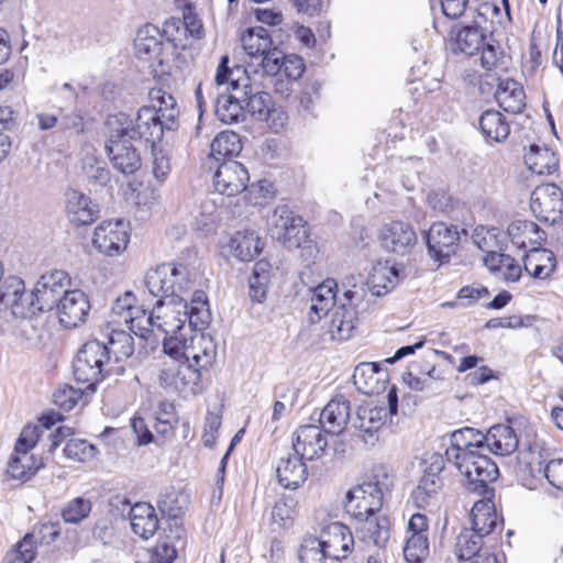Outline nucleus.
I'll return each instance as SVG.
<instances>
[{
    "label": "nucleus",
    "mask_w": 563,
    "mask_h": 563,
    "mask_svg": "<svg viewBox=\"0 0 563 563\" xmlns=\"http://www.w3.org/2000/svg\"><path fill=\"white\" fill-rule=\"evenodd\" d=\"M151 310L136 306L133 292L125 291L113 302L114 322L123 321L128 329L141 339L155 344L158 338L180 336L185 324H190L187 300L181 296H157ZM192 327L189 325V330Z\"/></svg>",
    "instance_id": "obj_1"
},
{
    "label": "nucleus",
    "mask_w": 563,
    "mask_h": 563,
    "mask_svg": "<svg viewBox=\"0 0 563 563\" xmlns=\"http://www.w3.org/2000/svg\"><path fill=\"white\" fill-rule=\"evenodd\" d=\"M229 57L222 56L216 74L218 86L228 85V93L221 92L216 102V115L225 123L232 124L245 119L244 98L252 93L251 78L242 66L228 68Z\"/></svg>",
    "instance_id": "obj_2"
},
{
    "label": "nucleus",
    "mask_w": 563,
    "mask_h": 563,
    "mask_svg": "<svg viewBox=\"0 0 563 563\" xmlns=\"http://www.w3.org/2000/svg\"><path fill=\"white\" fill-rule=\"evenodd\" d=\"M104 128L111 129L114 136L122 133L131 141L143 140L152 145L162 140L166 130L157 111L147 106L140 108L134 117L125 112L109 114L104 121Z\"/></svg>",
    "instance_id": "obj_3"
},
{
    "label": "nucleus",
    "mask_w": 563,
    "mask_h": 563,
    "mask_svg": "<svg viewBox=\"0 0 563 563\" xmlns=\"http://www.w3.org/2000/svg\"><path fill=\"white\" fill-rule=\"evenodd\" d=\"M191 328V334L187 339L185 335L165 338L163 350L172 358H185L186 363H191L198 369H203L212 365L217 355V345L209 334L195 331Z\"/></svg>",
    "instance_id": "obj_4"
},
{
    "label": "nucleus",
    "mask_w": 563,
    "mask_h": 563,
    "mask_svg": "<svg viewBox=\"0 0 563 563\" xmlns=\"http://www.w3.org/2000/svg\"><path fill=\"white\" fill-rule=\"evenodd\" d=\"M486 34L477 24H456L449 34V47L454 54L473 56L481 51V65L485 70H492L498 62L497 48L486 43Z\"/></svg>",
    "instance_id": "obj_5"
},
{
    "label": "nucleus",
    "mask_w": 563,
    "mask_h": 563,
    "mask_svg": "<svg viewBox=\"0 0 563 563\" xmlns=\"http://www.w3.org/2000/svg\"><path fill=\"white\" fill-rule=\"evenodd\" d=\"M38 440L40 428L37 426H26L22 429L8 462L7 475L9 478L25 483L32 479L43 466L42 460L31 453Z\"/></svg>",
    "instance_id": "obj_6"
},
{
    "label": "nucleus",
    "mask_w": 563,
    "mask_h": 563,
    "mask_svg": "<svg viewBox=\"0 0 563 563\" xmlns=\"http://www.w3.org/2000/svg\"><path fill=\"white\" fill-rule=\"evenodd\" d=\"M109 361L108 345L97 340L85 343L73 363L75 379L87 384V389L93 390L95 385L104 377V367Z\"/></svg>",
    "instance_id": "obj_7"
},
{
    "label": "nucleus",
    "mask_w": 563,
    "mask_h": 563,
    "mask_svg": "<svg viewBox=\"0 0 563 563\" xmlns=\"http://www.w3.org/2000/svg\"><path fill=\"white\" fill-rule=\"evenodd\" d=\"M192 284L188 268L183 264H163L150 269L145 276V286L151 297L180 296Z\"/></svg>",
    "instance_id": "obj_8"
},
{
    "label": "nucleus",
    "mask_w": 563,
    "mask_h": 563,
    "mask_svg": "<svg viewBox=\"0 0 563 563\" xmlns=\"http://www.w3.org/2000/svg\"><path fill=\"white\" fill-rule=\"evenodd\" d=\"M267 225L271 235L288 250L300 247L308 238L305 220L286 205L274 209Z\"/></svg>",
    "instance_id": "obj_9"
},
{
    "label": "nucleus",
    "mask_w": 563,
    "mask_h": 563,
    "mask_svg": "<svg viewBox=\"0 0 563 563\" xmlns=\"http://www.w3.org/2000/svg\"><path fill=\"white\" fill-rule=\"evenodd\" d=\"M362 300V292L353 285V289L344 291L339 303L332 309L328 332L332 340L346 341L352 335L358 322L357 306Z\"/></svg>",
    "instance_id": "obj_10"
},
{
    "label": "nucleus",
    "mask_w": 563,
    "mask_h": 563,
    "mask_svg": "<svg viewBox=\"0 0 563 563\" xmlns=\"http://www.w3.org/2000/svg\"><path fill=\"white\" fill-rule=\"evenodd\" d=\"M383 506V490L377 481L363 482L352 487L345 496L344 508L356 521L377 514Z\"/></svg>",
    "instance_id": "obj_11"
},
{
    "label": "nucleus",
    "mask_w": 563,
    "mask_h": 563,
    "mask_svg": "<svg viewBox=\"0 0 563 563\" xmlns=\"http://www.w3.org/2000/svg\"><path fill=\"white\" fill-rule=\"evenodd\" d=\"M134 49L136 57L148 63L153 71H157L156 66H163L170 54L161 30L154 24H146L137 31Z\"/></svg>",
    "instance_id": "obj_12"
},
{
    "label": "nucleus",
    "mask_w": 563,
    "mask_h": 563,
    "mask_svg": "<svg viewBox=\"0 0 563 563\" xmlns=\"http://www.w3.org/2000/svg\"><path fill=\"white\" fill-rule=\"evenodd\" d=\"M173 358L165 363L158 375L159 384L183 394L185 397L195 395L200 390V369L191 363H178Z\"/></svg>",
    "instance_id": "obj_13"
},
{
    "label": "nucleus",
    "mask_w": 563,
    "mask_h": 563,
    "mask_svg": "<svg viewBox=\"0 0 563 563\" xmlns=\"http://www.w3.org/2000/svg\"><path fill=\"white\" fill-rule=\"evenodd\" d=\"M104 134L106 151L113 168L123 175H132L139 170L142 159L137 150L130 143L131 140L122 133L114 136L111 129L104 128Z\"/></svg>",
    "instance_id": "obj_14"
},
{
    "label": "nucleus",
    "mask_w": 563,
    "mask_h": 563,
    "mask_svg": "<svg viewBox=\"0 0 563 563\" xmlns=\"http://www.w3.org/2000/svg\"><path fill=\"white\" fill-rule=\"evenodd\" d=\"M0 303L19 318H31L44 311L35 291H26L23 280L18 277L7 279V290L0 294Z\"/></svg>",
    "instance_id": "obj_15"
},
{
    "label": "nucleus",
    "mask_w": 563,
    "mask_h": 563,
    "mask_svg": "<svg viewBox=\"0 0 563 563\" xmlns=\"http://www.w3.org/2000/svg\"><path fill=\"white\" fill-rule=\"evenodd\" d=\"M534 217L545 223H555L563 214V194L554 184L538 186L530 197Z\"/></svg>",
    "instance_id": "obj_16"
},
{
    "label": "nucleus",
    "mask_w": 563,
    "mask_h": 563,
    "mask_svg": "<svg viewBox=\"0 0 563 563\" xmlns=\"http://www.w3.org/2000/svg\"><path fill=\"white\" fill-rule=\"evenodd\" d=\"M130 236L123 221H104L93 233V246L108 256L120 255L128 246Z\"/></svg>",
    "instance_id": "obj_17"
},
{
    "label": "nucleus",
    "mask_w": 563,
    "mask_h": 563,
    "mask_svg": "<svg viewBox=\"0 0 563 563\" xmlns=\"http://www.w3.org/2000/svg\"><path fill=\"white\" fill-rule=\"evenodd\" d=\"M379 239L385 251L401 256L409 254L417 244L416 231L411 224L404 221L384 224Z\"/></svg>",
    "instance_id": "obj_18"
},
{
    "label": "nucleus",
    "mask_w": 563,
    "mask_h": 563,
    "mask_svg": "<svg viewBox=\"0 0 563 563\" xmlns=\"http://www.w3.org/2000/svg\"><path fill=\"white\" fill-rule=\"evenodd\" d=\"M386 418L385 407L367 402L357 408L356 416L351 421L362 441L365 444L374 445L378 441V432L385 424Z\"/></svg>",
    "instance_id": "obj_19"
},
{
    "label": "nucleus",
    "mask_w": 563,
    "mask_h": 563,
    "mask_svg": "<svg viewBox=\"0 0 563 563\" xmlns=\"http://www.w3.org/2000/svg\"><path fill=\"white\" fill-rule=\"evenodd\" d=\"M70 278L67 272L63 269H54L41 276L35 285L34 291L41 308L44 311L52 310L59 299L69 291Z\"/></svg>",
    "instance_id": "obj_20"
},
{
    "label": "nucleus",
    "mask_w": 563,
    "mask_h": 563,
    "mask_svg": "<svg viewBox=\"0 0 563 563\" xmlns=\"http://www.w3.org/2000/svg\"><path fill=\"white\" fill-rule=\"evenodd\" d=\"M328 446L327 437L320 426L307 424L299 427L294 433L292 448L295 454L303 460L320 459Z\"/></svg>",
    "instance_id": "obj_21"
},
{
    "label": "nucleus",
    "mask_w": 563,
    "mask_h": 563,
    "mask_svg": "<svg viewBox=\"0 0 563 563\" xmlns=\"http://www.w3.org/2000/svg\"><path fill=\"white\" fill-rule=\"evenodd\" d=\"M249 180L247 169L241 163L231 159L220 164L213 175L216 190L229 197L243 192Z\"/></svg>",
    "instance_id": "obj_22"
},
{
    "label": "nucleus",
    "mask_w": 563,
    "mask_h": 563,
    "mask_svg": "<svg viewBox=\"0 0 563 563\" xmlns=\"http://www.w3.org/2000/svg\"><path fill=\"white\" fill-rule=\"evenodd\" d=\"M460 233L455 225L444 222L433 223L427 232V245L429 254L442 262L455 252Z\"/></svg>",
    "instance_id": "obj_23"
},
{
    "label": "nucleus",
    "mask_w": 563,
    "mask_h": 563,
    "mask_svg": "<svg viewBox=\"0 0 563 563\" xmlns=\"http://www.w3.org/2000/svg\"><path fill=\"white\" fill-rule=\"evenodd\" d=\"M60 324L65 328H76L86 321L90 303L86 294L79 289L65 291L56 305Z\"/></svg>",
    "instance_id": "obj_24"
},
{
    "label": "nucleus",
    "mask_w": 563,
    "mask_h": 563,
    "mask_svg": "<svg viewBox=\"0 0 563 563\" xmlns=\"http://www.w3.org/2000/svg\"><path fill=\"white\" fill-rule=\"evenodd\" d=\"M323 552L329 559L340 560L346 558L353 544V538L350 529L341 522H330L325 525L318 539Z\"/></svg>",
    "instance_id": "obj_25"
},
{
    "label": "nucleus",
    "mask_w": 563,
    "mask_h": 563,
    "mask_svg": "<svg viewBox=\"0 0 563 563\" xmlns=\"http://www.w3.org/2000/svg\"><path fill=\"white\" fill-rule=\"evenodd\" d=\"M99 206L85 194L69 189L66 192V213L70 222L89 225L99 217Z\"/></svg>",
    "instance_id": "obj_26"
},
{
    "label": "nucleus",
    "mask_w": 563,
    "mask_h": 563,
    "mask_svg": "<svg viewBox=\"0 0 563 563\" xmlns=\"http://www.w3.org/2000/svg\"><path fill=\"white\" fill-rule=\"evenodd\" d=\"M351 420V405L343 396L331 399L320 413L321 428L327 433H342Z\"/></svg>",
    "instance_id": "obj_27"
},
{
    "label": "nucleus",
    "mask_w": 563,
    "mask_h": 563,
    "mask_svg": "<svg viewBox=\"0 0 563 563\" xmlns=\"http://www.w3.org/2000/svg\"><path fill=\"white\" fill-rule=\"evenodd\" d=\"M402 279V271L389 262H378L368 275L369 291L377 297L390 292Z\"/></svg>",
    "instance_id": "obj_28"
},
{
    "label": "nucleus",
    "mask_w": 563,
    "mask_h": 563,
    "mask_svg": "<svg viewBox=\"0 0 563 563\" xmlns=\"http://www.w3.org/2000/svg\"><path fill=\"white\" fill-rule=\"evenodd\" d=\"M338 284L334 279L328 278L318 285L311 295V305L309 309V321L316 323L339 303L335 300Z\"/></svg>",
    "instance_id": "obj_29"
},
{
    "label": "nucleus",
    "mask_w": 563,
    "mask_h": 563,
    "mask_svg": "<svg viewBox=\"0 0 563 563\" xmlns=\"http://www.w3.org/2000/svg\"><path fill=\"white\" fill-rule=\"evenodd\" d=\"M386 373L377 363L358 364L353 374V383L365 395H376L385 389Z\"/></svg>",
    "instance_id": "obj_30"
},
{
    "label": "nucleus",
    "mask_w": 563,
    "mask_h": 563,
    "mask_svg": "<svg viewBox=\"0 0 563 563\" xmlns=\"http://www.w3.org/2000/svg\"><path fill=\"white\" fill-rule=\"evenodd\" d=\"M484 438V448L496 455H509L519 445L518 435L508 424L493 426Z\"/></svg>",
    "instance_id": "obj_31"
},
{
    "label": "nucleus",
    "mask_w": 563,
    "mask_h": 563,
    "mask_svg": "<svg viewBox=\"0 0 563 563\" xmlns=\"http://www.w3.org/2000/svg\"><path fill=\"white\" fill-rule=\"evenodd\" d=\"M507 232L512 244L518 249L532 250L544 241V232L534 222L528 220L512 221Z\"/></svg>",
    "instance_id": "obj_32"
},
{
    "label": "nucleus",
    "mask_w": 563,
    "mask_h": 563,
    "mask_svg": "<svg viewBox=\"0 0 563 563\" xmlns=\"http://www.w3.org/2000/svg\"><path fill=\"white\" fill-rule=\"evenodd\" d=\"M526 272L538 279H549L556 268V258L553 252L540 246L529 250L523 258Z\"/></svg>",
    "instance_id": "obj_33"
},
{
    "label": "nucleus",
    "mask_w": 563,
    "mask_h": 563,
    "mask_svg": "<svg viewBox=\"0 0 563 563\" xmlns=\"http://www.w3.org/2000/svg\"><path fill=\"white\" fill-rule=\"evenodd\" d=\"M276 473L279 484L287 489L298 488L308 477V468L303 459L297 454L283 457L277 465Z\"/></svg>",
    "instance_id": "obj_34"
},
{
    "label": "nucleus",
    "mask_w": 563,
    "mask_h": 563,
    "mask_svg": "<svg viewBox=\"0 0 563 563\" xmlns=\"http://www.w3.org/2000/svg\"><path fill=\"white\" fill-rule=\"evenodd\" d=\"M132 531L142 539L152 538L158 529V518L153 506L146 503L135 504L129 514Z\"/></svg>",
    "instance_id": "obj_35"
},
{
    "label": "nucleus",
    "mask_w": 563,
    "mask_h": 563,
    "mask_svg": "<svg viewBox=\"0 0 563 563\" xmlns=\"http://www.w3.org/2000/svg\"><path fill=\"white\" fill-rule=\"evenodd\" d=\"M495 99L506 112L520 113L526 107V93L522 86L514 79L500 80Z\"/></svg>",
    "instance_id": "obj_36"
},
{
    "label": "nucleus",
    "mask_w": 563,
    "mask_h": 563,
    "mask_svg": "<svg viewBox=\"0 0 563 563\" xmlns=\"http://www.w3.org/2000/svg\"><path fill=\"white\" fill-rule=\"evenodd\" d=\"M231 254L240 262H250L262 252V242L258 234L252 230L235 232L229 242Z\"/></svg>",
    "instance_id": "obj_37"
},
{
    "label": "nucleus",
    "mask_w": 563,
    "mask_h": 563,
    "mask_svg": "<svg viewBox=\"0 0 563 563\" xmlns=\"http://www.w3.org/2000/svg\"><path fill=\"white\" fill-rule=\"evenodd\" d=\"M111 321L107 324L104 329V334L108 336V349L109 354L113 353L117 360L128 358L130 357L134 352V342L133 338L131 335V332L129 330L125 331L123 329H114L112 324H125L123 321L120 323L114 322V319L117 317L113 316V309L111 310Z\"/></svg>",
    "instance_id": "obj_38"
},
{
    "label": "nucleus",
    "mask_w": 563,
    "mask_h": 563,
    "mask_svg": "<svg viewBox=\"0 0 563 563\" xmlns=\"http://www.w3.org/2000/svg\"><path fill=\"white\" fill-rule=\"evenodd\" d=\"M484 434L473 428H463L451 434V446L446 450L445 455L451 462L456 453H468L485 450Z\"/></svg>",
    "instance_id": "obj_39"
},
{
    "label": "nucleus",
    "mask_w": 563,
    "mask_h": 563,
    "mask_svg": "<svg viewBox=\"0 0 563 563\" xmlns=\"http://www.w3.org/2000/svg\"><path fill=\"white\" fill-rule=\"evenodd\" d=\"M472 531L481 537L489 534L497 526V514L493 501L482 499L474 503L471 510Z\"/></svg>",
    "instance_id": "obj_40"
},
{
    "label": "nucleus",
    "mask_w": 563,
    "mask_h": 563,
    "mask_svg": "<svg viewBox=\"0 0 563 563\" xmlns=\"http://www.w3.org/2000/svg\"><path fill=\"white\" fill-rule=\"evenodd\" d=\"M525 163L531 173L537 175H551L559 167L555 153L545 146L532 144L525 155Z\"/></svg>",
    "instance_id": "obj_41"
},
{
    "label": "nucleus",
    "mask_w": 563,
    "mask_h": 563,
    "mask_svg": "<svg viewBox=\"0 0 563 563\" xmlns=\"http://www.w3.org/2000/svg\"><path fill=\"white\" fill-rule=\"evenodd\" d=\"M150 98L155 111H157L161 121L165 124L166 130H175L177 126V118L179 110L176 106L174 97L164 91L163 89H152L150 91Z\"/></svg>",
    "instance_id": "obj_42"
},
{
    "label": "nucleus",
    "mask_w": 563,
    "mask_h": 563,
    "mask_svg": "<svg viewBox=\"0 0 563 563\" xmlns=\"http://www.w3.org/2000/svg\"><path fill=\"white\" fill-rule=\"evenodd\" d=\"M483 451L484 450L460 454L456 453V455L452 457L451 461L466 482L472 477L474 470L478 468V466L485 476L493 474V460L484 454Z\"/></svg>",
    "instance_id": "obj_43"
},
{
    "label": "nucleus",
    "mask_w": 563,
    "mask_h": 563,
    "mask_svg": "<svg viewBox=\"0 0 563 563\" xmlns=\"http://www.w3.org/2000/svg\"><path fill=\"white\" fill-rule=\"evenodd\" d=\"M356 522V529L363 533V538L371 540L375 545L383 547L389 539V521L386 517L374 514Z\"/></svg>",
    "instance_id": "obj_44"
},
{
    "label": "nucleus",
    "mask_w": 563,
    "mask_h": 563,
    "mask_svg": "<svg viewBox=\"0 0 563 563\" xmlns=\"http://www.w3.org/2000/svg\"><path fill=\"white\" fill-rule=\"evenodd\" d=\"M479 128L486 139L494 142L506 140L510 132L504 115L495 110H487L481 115Z\"/></svg>",
    "instance_id": "obj_45"
},
{
    "label": "nucleus",
    "mask_w": 563,
    "mask_h": 563,
    "mask_svg": "<svg viewBox=\"0 0 563 563\" xmlns=\"http://www.w3.org/2000/svg\"><path fill=\"white\" fill-rule=\"evenodd\" d=\"M242 46L251 59L257 60L272 46V40L267 31L260 26L249 29L242 34Z\"/></svg>",
    "instance_id": "obj_46"
},
{
    "label": "nucleus",
    "mask_w": 563,
    "mask_h": 563,
    "mask_svg": "<svg viewBox=\"0 0 563 563\" xmlns=\"http://www.w3.org/2000/svg\"><path fill=\"white\" fill-rule=\"evenodd\" d=\"M211 155L216 159L221 157L233 156L242 150V143L239 134L232 131H224L219 133L210 145Z\"/></svg>",
    "instance_id": "obj_47"
},
{
    "label": "nucleus",
    "mask_w": 563,
    "mask_h": 563,
    "mask_svg": "<svg viewBox=\"0 0 563 563\" xmlns=\"http://www.w3.org/2000/svg\"><path fill=\"white\" fill-rule=\"evenodd\" d=\"M483 538L472 530L462 531L456 538L455 554L459 560H472L481 553Z\"/></svg>",
    "instance_id": "obj_48"
},
{
    "label": "nucleus",
    "mask_w": 563,
    "mask_h": 563,
    "mask_svg": "<svg viewBox=\"0 0 563 563\" xmlns=\"http://www.w3.org/2000/svg\"><path fill=\"white\" fill-rule=\"evenodd\" d=\"M267 267L266 262H257L250 277V296L254 301L262 302L266 297L269 282Z\"/></svg>",
    "instance_id": "obj_49"
},
{
    "label": "nucleus",
    "mask_w": 563,
    "mask_h": 563,
    "mask_svg": "<svg viewBox=\"0 0 563 563\" xmlns=\"http://www.w3.org/2000/svg\"><path fill=\"white\" fill-rule=\"evenodd\" d=\"M441 487V479H433L428 476H421L418 486L413 489L411 495L413 503L419 508L427 507L438 495Z\"/></svg>",
    "instance_id": "obj_50"
},
{
    "label": "nucleus",
    "mask_w": 563,
    "mask_h": 563,
    "mask_svg": "<svg viewBox=\"0 0 563 563\" xmlns=\"http://www.w3.org/2000/svg\"><path fill=\"white\" fill-rule=\"evenodd\" d=\"M180 532V528H176L173 540L168 536L159 537L156 545L153 549V563H173L175 561V559L177 558V547L174 540L179 541Z\"/></svg>",
    "instance_id": "obj_51"
},
{
    "label": "nucleus",
    "mask_w": 563,
    "mask_h": 563,
    "mask_svg": "<svg viewBox=\"0 0 563 563\" xmlns=\"http://www.w3.org/2000/svg\"><path fill=\"white\" fill-rule=\"evenodd\" d=\"M92 504L84 497H76L68 501L62 510V518L67 523L77 525L89 517Z\"/></svg>",
    "instance_id": "obj_52"
},
{
    "label": "nucleus",
    "mask_w": 563,
    "mask_h": 563,
    "mask_svg": "<svg viewBox=\"0 0 563 563\" xmlns=\"http://www.w3.org/2000/svg\"><path fill=\"white\" fill-rule=\"evenodd\" d=\"M244 103L245 113L249 112L255 120L261 121L273 104V99L269 93L254 90L252 87V93L245 96Z\"/></svg>",
    "instance_id": "obj_53"
},
{
    "label": "nucleus",
    "mask_w": 563,
    "mask_h": 563,
    "mask_svg": "<svg viewBox=\"0 0 563 563\" xmlns=\"http://www.w3.org/2000/svg\"><path fill=\"white\" fill-rule=\"evenodd\" d=\"M189 307L190 327L198 328L210 322L207 296L203 291H195Z\"/></svg>",
    "instance_id": "obj_54"
},
{
    "label": "nucleus",
    "mask_w": 563,
    "mask_h": 563,
    "mask_svg": "<svg viewBox=\"0 0 563 563\" xmlns=\"http://www.w3.org/2000/svg\"><path fill=\"white\" fill-rule=\"evenodd\" d=\"M429 553L427 534H410L404 548L405 559L409 563H421Z\"/></svg>",
    "instance_id": "obj_55"
},
{
    "label": "nucleus",
    "mask_w": 563,
    "mask_h": 563,
    "mask_svg": "<svg viewBox=\"0 0 563 563\" xmlns=\"http://www.w3.org/2000/svg\"><path fill=\"white\" fill-rule=\"evenodd\" d=\"M64 453L70 460L88 462L96 456L97 449L86 440L70 438L65 444Z\"/></svg>",
    "instance_id": "obj_56"
},
{
    "label": "nucleus",
    "mask_w": 563,
    "mask_h": 563,
    "mask_svg": "<svg viewBox=\"0 0 563 563\" xmlns=\"http://www.w3.org/2000/svg\"><path fill=\"white\" fill-rule=\"evenodd\" d=\"M161 34L163 35V38L166 40L168 47L170 45L174 48H184L186 46L184 41L187 38V34L181 20L178 18H172L165 21L163 29L161 30Z\"/></svg>",
    "instance_id": "obj_57"
},
{
    "label": "nucleus",
    "mask_w": 563,
    "mask_h": 563,
    "mask_svg": "<svg viewBox=\"0 0 563 563\" xmlns=\"http://www.w3.org/2000/svg\"><path fill=\"white\" fill-rule=\"evenodd\" d=\"M244 199L253 206H261L274 196V186L268 180H258L257 183L246 185Z\"/></svg>",
    "instance_id": "obj_58"
},
{
    "label": "nucleus",
    "mask_w": 563,
    "mask_h": 563,
    "mask_svg": "<svg viewBox=\"0 0 563 563\" xmlns=\"http://www.w3.org/2000/svg\"><path fill=\"white\" fill-rule=\"evenodd\" d=\"M82 396L84 391L81 388L64 385L54 393L53 400L58 408L69 411L77 405Z\"/></svg>",
    "instance_id": "obj_59"
},
{
    "label": "nucleus",
    "mask_w": 563,
    "mask_h": 563,
    "mask_svg": "<svg viewBox=\"0 0 563 563\" xmlns=\"http://www.w3.org/2000/svg\"><path fill=\"white\" fill-rule=\"evenodd\" d=\"M325 558H328V555L323 552L318 538L308 537L303 539L299 550V559L301 563H323Z\"/></svg>",
    "instance_id": "obj_60"
},
{
    "label": "nucleus",
    "mask_w": 563,
    "mask_h": 563,
    "mask_svg": "<svg viewBox=\"0 0 563 563\" xmlns=\"http://www.w3.org/2000/svg\"><path fill=\"white\" fill-rule=\"evenodd\" d=\"M492 473L493 474H488L487 476H485V474L482 472L479 467L474 470L472 477H470V479L466 483L468 489L478 495H486L489 492L488 485L496 481L499 474V470L494 461Z\"/></svg>",
    "instance_id": "obj_61"
},
{
    "label": "nucleus",
    "mask_w": 563,
    "mask_h": 563,
    "mask_svg": "<svg viewBox=\"0 0 563 563\" xmlns=\"http://www.w3.org/2000/svg\"><path fill=\"white\" fill-rule=\"evenodd\" d=\"M284 59V54L277 48L268 49L263 56H261L256 62L257 65L262 67L263 73L267 76H279L282 69V63Z\"/></svg>",
    "instance_id": "obj_62"
},
{
    "label": "nucleus",
    "mask_w": 563,
    "mask_h": 563,
    "mask_svg": "<svg viewBox=\"0 0 563 563\" xmlns=\"http://www.w3.org/2000/svg\"><path fill=\"white\" fill-rule=\"evenodd\" d=\"M152 173L157 180L164 181L170 172V158L163 148L156 147V145H152Z\"/></svg>",
    "instance_id": "obj_63"
},
{
    "label": "nucleus",
    "mask_w": 563,
    "mask_h": 563,
    "mask_svg": "<svg viewBox=\"0 0 563 563\" xmlns=\"http://www.w3.org/2000/svg\"><path fill=\"white\" fill-rule=\"evenodd\" d=\"M279 77H285L290 81L298 80L305 71L303 59L298 55H284Z\"/></svg>",
    "instance_id": "obj_64"
}]
</instances>
